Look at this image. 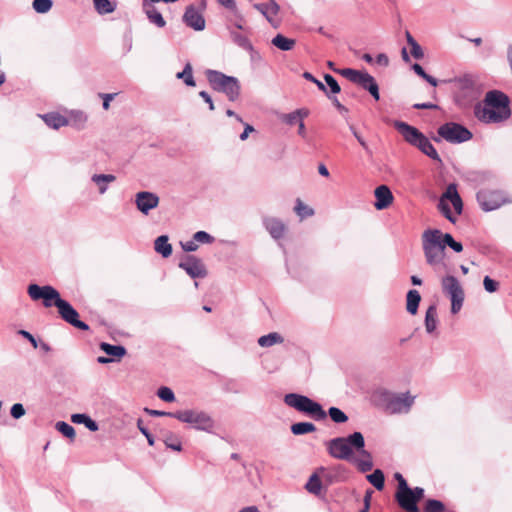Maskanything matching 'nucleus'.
<instances>
[{
	"label": "nucleus",
	"mask_w": 512,
	"mask_h": 512,
	"mask_svg": "<svg viewBox=\"0 0 512 512\" xmlns=\"http://www.w3.org/2000/svg\"><path fill=\"white\" fill-rule=\"evenodd\" d=\"M306 116H307L306 111L296 110L292 113L283 115L282 120L289 125H294V124H298L299 120L303 119Z\"/></svg>",
	"instance_id": "obj_43"
},
{
	"label": "nucleus",
	"mask_w": 512,
	"mask_h": 512,
	"mask_svg": "<svg viewBox=\"0 0 512 512\" xmlns=\"http://www.w3.org/2000/svg\"><path fill=\"white\" fill-rule=\"evenodd\" d=\"M367 480L379 491L384 488L385 478L380 469H376L373 473L369 474Z\"/></svg>",
	"instance_id": "obj_40"
},
{
	"label": "nucleus",
	"mask_w": 512,
	"mask_h": 512,
	"mask_svg": "<svg viewBox=\"0 0 512 512\" xmlns=\"http://www.w3.org/2000/svg\"><path fill=\"white\" fill-rule=\"evenodd\" d=\"M373 400L376 405L384 408L390 414L408 413L415 401L410 392L395 393L384 388L374 391Z\"/></svg>",
	"instance_id": "obj_2"
},
{
	"label": "nucleus",
	"mask_w": 512,
	"mask_h": 512,
	"mask_svg": "<svg viewBox=\"0 0 512 512\" xmlns=\"http://www.w3.org/2000/svg\"><path fill=\"white\" fill-rule=\"evenodd\" d=\"M284 342V338L278 332H271L267 335H263L258 338V345L261 347H271L276 344H282Z\"/></svg>",
	"instance_id": "obj_30"
},
{
	"label": "nucleus",
	"mask_w": 512,
	"mask_h": 512,
	"mask_svg": "<svg viewBox=\"0 0 512 512\" xmlns=\"http://www.w3.org/2000/svg\"><path fill=\"white\" fill-rule=\"evenodd\" d=\"M67 119L69 120V125L78 130H81L85 127L88 116L81 110H71Z\"/></svg>",
	"instance_id": "obj_27"
},
{
	"label": "nucleus",
	"mask_w": 512,
	"mask_h": 512,
	"mask_svg": "<svg viewBox=\"0 0 512 512\" xmlns=\"http://www.w3.org/2000/svg\"><path fill=\"white\" fill-rule=\"evenodd\" d=\"M438 134L450 143H463L472 138V133L467 128L454 122L441 125L438 128Z\"/></svg>",
	"instance_id": "obj_12"
},
{
	"label": "nucleus",
	"mask_w": 512,
	"mask_h": 512,
	"mask_svg": "<svg viewBox=\"0 0 512 512\" xmlns=\"http://www.w3.org/2000/svg\"><path fill=\"white\" fill-rule=\"evenodd\" d=\"M509 104L506 94L499 90H491L486 93L482 102L474 106V115L485 124L501 123L511 115Z\"/></svg>",
	"instance_id": "obj_1"
},
{
	"label": "nucleus",
	"mask_w": 512,
	"mask_h": 512,
	"mask_svg": "<svg viewBox=\"0 0 512 512\" xmlns=\"http://www.w3.org/2000/svg\"><path fill=\"white\" fill-rule=\"evenodd\" d=\"M477 201L484 211H492L505 203L500 191L483 189L477 193Z\"/></svg>",
	"instance_id": "obj_13"
},
{
	"label": "nucleus",
	"mask_w": 512,
	"mask_h": 512,
	"mask_svg": "<svg viewBox=\"0 0 512 512\" xmlns=\"http://www.w3.org/2000/svg\"><path fill=\"white\" fill-rule=\"evenodd\" d=\"M199 96L209 105V109L211 111H213L215 109L213 100H212L211 96L207 92L201 91L199 93Z\"/></svg>",
	"instance_id": "obj_63"
},
{
	"label": "nucleus",
	"mask_w": 512,
	"mask_h": 512,
	"mask_svg": "<svg viewBox=\"0 0 512 512\" xmlns=\"http://www.w3.org/2000/svg\"><path fill=\"white\" fill-rule=\"evenodd\" d=\"M306 489L315 495H318L321 492L322 484L317 474H312L306 483Z\"/></svg>",
	"instance_id": "obj_42"
},
{
	"label": "nucleus",
	"mask_w": 512,
	"mask_h": 512,
	"mask_svg": "<svg viewBox=\"0 0 512 512\" xmlns=\"http://www.w3.org/2000/svg\"><path fill=\"white\" fill-rule=\"evenodd\" d=\"M40 117L43 119L47 126L53 129H59L69 125V120L67 117L62 116L59 113H47L40 115Z\"/></svg>",
	"instance_id": "obj_24"
},
{
	"label": "nucleus",
	"mask_w": 512,
	"mask_h": 512,
	"mask_svg": "<svg viewBox=\"0 0 512 512\" xmlns=\"http://www.w3.org/2000/svg\"><path fill=\"white\" fill-rule=\"evenodd\" d=\"M178 79H182L187 86L194 87L196 85L193 77V69L190 63H187L183 71L176 74Z\"/></svg>",
	"instance_id": "obj_37"
},
{
	"label": "nucleus",
	"mask_w": 512,
	"mask_h": 512,
	"mask_svg": "<svg viewBox=\"0 0 512 512\" xmlns=\"http://www.w3.org/2000/svg\"><path fill=\"white\" fill-rule=\"evenodd\" d=\"M27 293L34 301L42 299L43 305L46 308L52 306L58 307L63 301L58 290L50 285L39 286L37 284H30L27 288Z\"/></svg>",
	"instance_id": "obj_10"
},
{
	"label": "nucleus",
	"mask_w": 512,
	"mask_h": 512,
	"mask_svg": "<svg viewBox=\"0 0 512 512\" xmlns=\"http://www.w3.org/2000/svg\"><path fill=\"white\" fill-rule=\"evenodd\" d=\"M284 403L295 410L305 413L316 420H323L327 413L322 406L309 397L297 393H288L284 396Z\"/></svg>",
	"instance_id": "obj_6"
},
{
	"label": "nucleus",
	"mask_w": 512,
	"mask_h": 512,
	"mask_svg": "<svg viewBox=\"0 0 512 512\" xmlns=\"http://www.w3.org/2000/svg\"><path fill=\"white\" fill-rule=\"evenodd\" d=\"M328 414L335 423H345L348 420L347 415L337 407H330Z\"/></svg>",
	"instance_id": "obj_45"
},
{
	"label": "nucleus",
	"mask_w": 512,
	"mask_h": 512,
	"mask_svg": "<svg viewBox=\"0 0 512 512\" xmlns=\"http://www.w3.org/2000/svg\"><path fill=\"white\" fill-rule=\"evenodd\" d=\"M254 132V127L248 123L244 124V131L240 134L239 138L241 141L247 140L249 134Z\"/></svg>",
	"instance_id": "obj_61"
},
{
	"label": "nucleus",
	"mask_w": 512,
	"mask_h": 512,
	"mask_svg": "<svg viewBox=\"0 0 512 512\" xmlns=\"http://www.w3.org/2000/svg\"><path fill=\"white\" fill-rule=\"evenodd\" d=\"M484 289L489 293H494L499 288V283L489 276H485L483 279Z\"/></svg>",
	"instance_id": "obj_53"
},
{
	"label": "nucleus",
	"mask_w": 512,
	"mask_h": 512,
	"mask_svg": "<svg viewBox=\"0 0 512 512\" xmlns=\"http://www.w3.org/2000/svg\"><path fill=\"white\" fill-rule=\"evenodd\" d=\"M91 181L96 185L98 193L104 195L108 191L109 185L116 181V176L113 174H93Z\"/></svg>",
	"instance_id": "obj_22"
},
{
	"label": "nucleus",
	"mask_w": 512,
	"mask_h": 512,
	"mask_svg": "<svg viewBox=\"0 0 512 512\" xmlns=\"http://www.w3.org/2000/svg\"><path fill=\"white\" fill-rule=\"evenodd\" d=\"M316 430V426L311 422H298L291 426V432L294 435H304L312 433Z\"/></svg>",
	"instance_id": "obj_36"
},
{
	"label": "nucleus",
	"mask_w": 512,
	"mask_h": 512,
	"mask_svg": "<svg viewBox=\"0 0 512 512\" xmlns=\"http://www.w3.org/2000/svg\"><path fill=\"white\" fill-rule=\"evenodd\" d=\"M55 428L57 431H59L61 434H63L65 437H67L71 441H73L75 439V436H76L75 429L70 424H68L64 421H59L56 423Z\"/></svg>",
	"instance_id": "obj_41"
},
{
	"label": "nucleus",
	"mask_w": 512,
	"mask_h": 512,
	"mask_svg": "<svg viewBox=\"0 0 512 512\" xmlns=\"http://www.w3.org/2000/svg\"><path fill=\"white\" fill-rule=\"evenodd\" d=\"M145 13L149 19V21L155 24L157 27H164L166 22L162 17L161 13L152 5V3H147V0L143 3Z\"/></svg>",
	"instance_id": "obj_25"
},
{
	"label": "nucleus",
	"mask_w": 512,
	"mask_h": 512,
	"mask_svg": "<svg viewBox=\"0 0 512 512\" xmlns=\"http://www.w3.org/2000/svg\"><path fill=\"white\" fill-rule=\"evenodd\" d=\"M271 43L282 51H290L294 48L296 41L292 38H287L282 34H277Z\"/></svg>",
	"instance_id": "obj_32"
},
{
	"label": "nucleus",
	"mask_w": 512,
	"mask_h": 512,
	"mask_svg": "<svg viewBox=\"0 0 512 512\" xmlns=\"http://www.w3.org/2000/svg\"><path fill=\"white\" fill-rule=\"evenodd\" d=\"M164 443H165L166 447H168L174 451L182 450L181 441L173 434L166 436L164 439Z\"/></svg>",
	"instance_id": "obj_48"
},
{
	"label": "nucleus",
	"mask_w": 512,
	"mask_h": 512,
	"mask_svg": "<svg viewBox=\"0 0 512 512\" xmlns=\"http://www.w3.org/2000/svg\"><path fill=\"white\" fill-rule=\"evenodd\" d=\"M58 313L60 317L70 325L80 329L87 331L89 330V326L83 321L79 320L78 312L72 307V305L63 299L60 305L57 307Z\"/></svg>",
	"instance_id": "obj_14"
},
{
	"label": "nucleus",
	"mask_w": 512,
	"mask_h": 512,
	"mask_svg": "<svg viewBox=\"0 0 512 512\" xmlns=\"http://www.w3.org/2000/svg\"><path fill=\"white\" fill-rule=\"evenodd\" d=\"M157 396L165 402H173L175 400L174 392L166 386L160 387L158 389Z\"/></svg>",
	"instance_id": "obj_50"
},
{
	"label": "nucleus",
	"mask_w": 512,
	"mask_h": 512,
	"mask_svg": "<svg viewBox=\"0 0 512 512\" xmlns=\"http://www.w3.org/2000/svg\"><path fill=\"white\" fill-rule=\"evenodd\" d=\"M365 440L360 432H354L347 437H337L327 443L329 455L335 459L350 461L353 459L354 450H362Z\"/></svg>",
	"instance_id": "obj_3"
},
{
	"label": "nucleus",
	"mask_w": 512,
	"mask_h": 512,
	"mask_svg": "<svg viewBox=\"0 0 512 512\" xmlns=\"http://www.w3.org/2000/svg\"><path fill=\"white\" fill-rule=\"evenodd\" d=\"M446 200H449L451 202V204L454 207V210L457 214L462 213L463 203H462L461 197L457 191L456 184L452 183L447 186L446 191L442 195L440 202H439V207H440L441 211L443 212V214L445 215V217L450 222L455 223L456 219L452 216V213L450 211L449 205L446 203Z\"/></svg>",
	"instance_id": "obj_11"
},
{
	"label": "nucleus",
	"mask_w": 512,
	"mask_h": 512,
	"mask_svg": "<svg viewBox=\"0 0 512 512\" xmlns=\"http://www.w3.org/2000/svg\"><path fill=\"white\" fill-rule=\"evenodd\" d=\"M51 0H33L32 6L37 13H47L52 8Z\"/></svg>",
	"instance_id": "obj_46"
},
{
	"label": "nucleus",
	"mask_w": 512,
	"mask_h": 512,
	"mask_svg": "<svg viewBox=\"0 0 512 512\" xmlns=\"http://www.w3.org/2000/svg\"><path fill=\"white\" fill-rule=\"evenodd\" d=\"M393 126L403 136L405 141L413 146H416L421 138L425 136L417 128L402 121H394Z\"/></svg>",
	"instance_id": "obj_18"
},
{
	"label": "nucleus",
	"mask_w": 512,
	"mask_h": 512,
	"mask_svg": "<svg viewBox=\"0 0 512 512\" xmlns=\"http://www.w3.org/2000/svg\"><path fill=\"white\" fill-rule=\"evenodd\" d=\"M95 10L101 14H110L115 11L116 4L110 0H93Z\"/></svg>",
	"instance_id": "obj_35"
},
{
	"label": "nucleus",
	"mask_w": 512,
	"mask_h": 512,
	"mask_svg": "<svg viewBox=\"0 0 512 512\" xmlns=\"http://www.w3.org/2000/svg\"><path fill=\"white\" fill-rule=\"evenodd\" d=\"M101 349L110 356L114 357H123L126 354V349L120 345H111L108 343H102L100 345Z\"/></svg>",
	"instance_id": "obj_39"
},
{
	"label": "nucleus",
	"mask_w": 512,
	"mask_h": 512,
	"mask_svg": "<svg viewBox=\"0 0 512 512\" xmlns=\"http://www.w3.org/2000/svg\"><path fill=\"white\" fill-rule=\"evenodd\" d=\"M395 499L403 510L407 512H419L418 502L413 495L412 489L405 493H395Z\"/></svg>",
	"instance_id": "obj_21"
},
{
	"label": "nucleus",
	"mask_w": 512,
	"mask_h": 512,
	"mask_svg": "<svg viewBox=\"0 0 512 512\" xmlns=\"http://www.w3.org/2000/svg\"><path fill=\"white\" fill-rule=\"evenodd\" d=\"M335 72L367 90L375 100H379V86L374 77L369 73L351 68L339 69L335 70Z\"/></svg>",
	"instance_id": "obj_8"
},
{
	"label": "nucleus",
	"mask_w": 512,
	"mask_h": 512,
	"mask_svg": "<svg viewBox=\"0 0 512 512\" xmlns=\"http://www.w3.org/2000/svg\"><path fill=\"white\" fill-rule=\"evenodd\" d=\"M425 512H445V506L444 504L436 499H429L427 500L425 507Z\"/></svg>",
	"instance_id": "obj_47"
},
{
	"label": "nucleus",
	"mask_w": 512,
	"mask_h": 512,
	"mask_svg": "<svg viewBox=\"0 0 512 512\" xmlns=\"http://www.w3.org/2000/svg\"><path fill=\"white\" fill-rule=\"evenodd\" d=\"M233 41L242 48L248 49L251 47L249 40L242 34L232 32Z\"/></svg>",
	"instance_id": "obj_52"
},
{
	"label": "nucleus",
	"mask_w": 512,
	"mask_h": 512,
	"mask_svg": "<svg viewBox=\"0 0 512 512\" xmlns=\"http://www.w3.org/2000/svg\"><path fill=\"white\" fill-rule=\"evenodd\" d=\"M180 244L185 252H194L198 249V244L194 238L186 242H180Z\"/></svg>",
	"instance_id": "obj_59"
},
{
	"label": "nucleus",
	"mask_w": 512,
	"mask_h": 512,
	"mask_svg": "<svg viewBox=\"0 0 512 512\" xmlns=\"http://www.w3.org/2000/svg\"><path fill=\"white\" fill-rule=\"evenodd\" d=\"M263 225L273 239L279 240L284 237L286 226L280 219L266 217L263 220Z\"/></svg>",
	"instance_id": "obj_20"
},
{
	"label": "nucleus",
	"mask_w": 512,
	"mask_h": 512,
	"mask_svg": "<svg viewBox=\"0 0 512 512\" xmlns=\"http://www.w3.org/2000/svg\"><path fill=\"white\" fill-rule=\"evenodd\" d=\"M411 488L408 486L406 480L404 477L401 478V480L398 482V487L396 493H405L409 491Z\"/></svg>",
	"instance_id": "obj_64"
},
{
	"label": "nucleus",
	"mask_w": 512,
	"mask_h": 512,
	"mask_svg": "<svg viewBox=\"0 0 512 512\" xmlns=\"http://www.w3.org/2000/svg\"><path fill=\"white\" fill-rule=\"evenodd\" d=\"M183 22L195 31H202L205 29V19L202 12L194 5H189L183 15Z\"/></svg>",
	"instance_id": "obj_17"
},
{
	"label": "nucleus",
	"mask_w": 512,
	"mask_h": 512,
	"mask_svg": "<svg viewBox=\"0 0 512 512\" xmlns=\"http://www.w3.org/2000/svg\"><path fill=\"white\" fill-rule=\"evenodd\" d=\"M144 411L150 415V416H154V417H163V416H167V417H172L174 418V414H176V412H165V411H160V410H154V409H149V408H145Z\"/></svg>",
	"instance_id": "obj_58"
},
{
	"label": "nucleus",
	"mask_w": 512,
	"mask_h": 512,
	"mask_svg": "<svg viewBox=\"0 0 512 512\" xmlns=\"http://www.w3.org/2000/svg\"><path fill=\"white\" fill-rule=\"evenodd\" d=\"M11 416L15 419H19L25 415V409L22 404L16 403L11 407Z\"/></svg>",
	"instance_id": "obj_55"
},
{
	"label": "nucleus",
	"mask_w": 512,
	"mask_h": 512,
	"mask_svg": "<svg viewBox=\"0 0 512 512\" xmlns=\"http://www.w3.org/2000/svg\"><path fill=\"white\" fill-rule=\"evenodd\" d=\"M421 301V296L417 290H409L406 296V309L407 311L414 315L417 313L419 303Z\"/></svg>",
	"instance_id": "obj_31"
},
{
	"label": "nucleus",
	"mask_w": 512,
	"mask_h": 512,
	"mask_svg": "<svg viewBox=\"0 0 512 512\" xmlns=\"http://www.w3.org/2000/svg\"><path fill=\"white\" fill-rule=\"evenodd\" d=\"M71 421L75 424H83L87 429L96 432L99 429L98 424L87 414L76 413L71 415Z\"/></svg>",
	"instance_id": "obj_29"
},
{
	"label": "nucleus",
	"mask_w": 512,
	"mask_h": 512,
	"mask_svg": "<svg viewBox=\"0 0 512 512\" xmlns=\"http://www.w3.org/2000/svg\"><path fill=\"white\" fill-rule=\"evenodd\" d=\"M442 290L451 300V313L457 314L464 302V290L456 277L448 275L442 281Z\"/></svg>",
	"instance_id": "obj_9"
},
{
	"label": "nucleus",
	"mask_w": 512,
	"mask_h": 512,
	"mask_svg": "<svg viewBox=\"0 0 512 512\" xmlns=\"http://www.w3.org/2000/svg\"><path fill=\"white\" fill-rule=\"evenodd\" d=\"M197 243L210 244L214 241L213 236L205 231H198L193 235Z\"/></svg>",
	"instance_id": "obj_51"
},
{
	"label": "nucleus",
	"mask_w": 512,
	"mask_h": 512,
	"mask_svg": "<svg viewBox=\"0 0 512 512\" xmlns=\"http://www.w3.org/2000/svg\"><path fill=\"white\" fill-rule=\"evenodd\" d=\"M441 231L438 229H427L422 234V248L425 260L428 265L436 268L444 263V245L440 243Z\"/></svg>",
	"instance_id": "obj_4"
},
{
	"label": "nucleus",
	"mask_w": 512,
	"mask_h": 512,
	"mask_svg": "<svg viewBox=\"0 0 512 512\" xmlns=\"http://www.w3.org/2000/svg\"><path fill=\"white\" fill-rule=\"evenodd\" d=\"M206 76L210 86L214 90L224 93L230 101L238 99L240 95V84L237 78L227 76L216 70H207Z\"/></svg>",
	"instance_id": "obj_5"
},
{
	"label": "nucleus",
	"mask_w": 512,
	"mask_h": 512,
	"mask_svg": "<svg viewBox=\"0 0 512 512\" xmlns=\"http://www.w3.org/2000/svg\"><path fill=\"white\" fill-rule=\"evenodd\" d=\"M416 147L421 150L422 153L430 157L431 159L441 162V159L439 157V154L437 153L434 146L431 144L429 139L424 136L421 138V140L417 143Z\"/></svg>",
	"instance_id": "obj_28"
},
{
	"label": "nucleus",
	"mask_w": 512,
	"mask_h": 512,
	"mask_svg": "<svg viewBox=\"0 0 512 512\" xmlns=\"http://www.w3.org/2000/svg\"><path fill=\"white\" fill-rule=\"evenodd\" d=\"M159 196L150 191H140L135 194L136 208L143 214L148 215L151 210L158 207Z\"/></svg>",
	"instance_id": "obj_15"
},
{
	"label": "nucleus",
	"mask_w": 512,
	"mask_h": 512,
	"mask_svg": "<svg viewBox=\"0 0 512 512\" xmlns=\"http://www.w3.org/2000/svg\"><path fill=\"white\" fill-rule=\"evenodd\" d=\"M137 427L140 430V432L146 437L148 444L150 446L154 445V437L152 434L143 426V421L141 419H138L137 421Z\"/></svg>",
	"instance_id": "obj_54"
},
{
	"label": "nucleus",
	"mask_w": 512,
	"mask_h": 512,
	"mask_svg": "<svg viewBox=\"0 0 512 512\" xmlns=\"http://www.w3.org/2000/svg\"><path fill=\"white\" fill-rule=\"evenodd\" d=\"M406 40L411 48V55L417 60L422 59L424 57L423 49L408 31L406 32Z\"/></svg>",
	"instance_id": "obj_38"
},
{
	"label": "nucleus",
	"mask_w": 512,
	"mask_h": 512,
	"mask_svg": "<svg viewBox=\"0 0 512 512\" xmlns=\"http://www.w3.org/2000/svg\"><path fill=\"white\" fill-rule=\"evenodd\" d=\"M439 240H440V243L442 245H444V249L446 248V246L450 247V245H452V243L455 241L451 234L442 233V232H441V236L439 237Z\"/></svg>",
	"instance_id": "obj_60"
},
{
	"label": "nucleus",
	"mask_w": 512,
	"mask_h": 512,
	"mask_svg": "<svg viewBox=\"0 0 512 512\" xmlns=\"http://www.w3.org/2000/svg\"><path fill=\"white\" fill-rule=\"evenodd\" d=\"M303 77L305 79L315 83L319 90L323 91L324 93H327V90H328L327 87L321 81L316 79L311 73L305 72L303 74Z\"/></svg>",
	"instance_id": "obj_57"
},
{
	"label": "nucleus",
	"mask_w": 512,
	"mask_h": 512,
	"mask_svg": "<svg viewBox=\"0 0 512 512\" xmlns=\"http://www.w3.org/2000/svg\"><path fill=\"white\" fill-rule=\"evenodd\" d=\"M356 451L359 452L360 457L356 458L353 456V459L350 461L353 462L361 472L370 471L373 468V461H372L371 454L368 451H366L364 448H362V450H356Z\"/></svg>",
	"instance_id": "obj_23"
},
{
	"label": "nucleus",
	"mask_w": 512,
	"mask_h": 512,
	"mask_svg": "<svg viewBox=\"0 0 512 512\" xmlns=\"http://www.w3.org/2000/svg\"><path fill=\"white\" fill-rule=\"evenodd\" d=\"M117 93H100L99 97L103 100V109L109 110L110 102L116 97Z\"/></svg>",
	"instance_id": "obj_56"
},
{
	"label": "nucleus",
	"mask_w": 512,
	"mask_h": 512,
	"mask_svg": "<svg viewBox=\"0 0 512 512\" xmlns=\"http://www.w3.org/2000/svg\"><path fill=\"white\" fill-rule=\"evenodd\" d=\"M374 196L376 201L374 203V207L377 210L387 209L394 200V196L390 190V188L386 185H380L374 190Z\"/></svg>",
	"instance_id": "obj_19"
},
{
	"label": "nucleus",
	"mask_w": 512,
	"mask_h": 512,
	"mask_svg": "<svg viewBox=\"0 0 512 512\" xmlns=\"http://www.w3.org/2000/svg\"><path fill=\"white\" fill-rule=\"evenodd\" d=\"M174 418L183 423L190 424L195 429L201 431L211 432L215 427V421L211 415L202 410L187 409L176 411Z\"/></svg>",
	"instance_id": "obj_7"
},
{
	"label": "nucleus",
	"mask_w": 512,
	"mask_h": 512,
	"mask_svg": "<svg viewBox=\"0 0 512 512\" xmlns=\"http://www.w3.org/2000/svg\"><path fill=\"white\" fill-rule=\"evenodd\" d=\"M154 249L157 253L161 254L164 258L169 257L172 254V246L169 243L167 235H161L154 241Z\"/></svg>",
	"instance_id": "obj_26"
},
{
	"label": "nucleus",
	"mask_w": 512,
	"mask_h": 512,
	"mask_svg": "<svg viewBox=\"0 0 512 512\" xmlns=\"http://www.w3.org/2000/svg\"><path fill=\"white\" fill-rule=\"evenodd\" d=\"M296 214L300 216L301 218L310 217L314 215V210L304 204L301 200H297L295 208H294Z\"/></svg>",
	"instance_id": "obj_44"
},
{
	"label": "nucleus",
	"mask_w": 512,
	"mask_h": 512,
	"mask_svg": "<svg viewBox=\"0 0 512 512\" xmlns=\"http://www.w3.org/2000/svg\"><path fill=\"white\" fill-rule=\"evenodd\" d=\"M324 80L327 84V86L329 87V93L330 95L331 94H338L340 91H341V88H340V85L338 84V82L336 81V79L330 75V74H325L324 75Z\"/></svg>",
	"instance_id": "obj_49"
},
{
	"label": "nucleus",
	"mask_w": 512,
	"mask_h": 512,
	"mask_svg": "<svg viewBox=\"0 0 512 512\" xmlns=\"http://www.w3.org/2000/svg\"><path fill=\"white\" fill-rule=\"evenodd\" d=\"M179 267L192 278H204L207 275L205 265L195 256H187L185 260L179 263Z\"/></svg>",
	"instance_id": "obj_16"
},
{
	"label": "nucleus",
	"mask_w": 512,
	"mask_h": 512,
	"mask_svg": "<svg viewBox=\"0 0 512 512\" xmlns=\"http://www.w3.org/2000/svg\"><path fill=\"white\" fill-rule=\"evenodd\" d=\"M279 11L280 6L278 5V3L275 0H269V2L267 3L266 13H264V17L274 27L278 26V22L275 21L274 17L278 15Z\"/></svg>",
	"instance_id": "obj_34"
},
{
	"label": "nucleus",
	"mask_w": 512,
	"mask_h": 512,
	"mask_svg": "<svg viewBox=\"0 0 512 512\" xmlns=\"http://www.w3.org/2000/svg\"><path fill=\"white\" fill-rule=\"evenodd\" d=\"M372 493H373V492H372L371 490H368V491L365 493L363 509H361L359 512H368V511H369V508H370V500H371V495H372Z\"/></svg>",
	"instance_id": "obj_62"
},
{
	"label": "nucleus",
	"mask_w": 512,
	"mask_h": 512,
	"mask_svg": "<svg viewBox=\"0 0 512 512\" xmlns=\"http://www.w3.org/2000/svg\"><path fill=\"white\" fill-rule=\"evenodd\" d=\"M437 327V308L435 305L428 307L425 315V328L428 333H432Z\"/></svg>",
	"instance_id": "obj_33"
}]
</instances>
